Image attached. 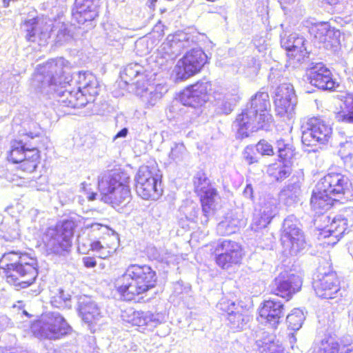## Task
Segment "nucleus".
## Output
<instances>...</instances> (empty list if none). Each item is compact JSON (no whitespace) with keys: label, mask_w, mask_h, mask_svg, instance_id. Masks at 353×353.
Segmentation results:
<instances>
[{"label":"nucleus","mask_w":353,"mask_h":353,"mask_svg":"<svg viewBox=\"0 0 353 353\" xmlns=\"http://www.w3.org/2000/svg\"><path fill=\"white\" fill-rule=\"evenodd\" d=\"M158 284L157 272L147 264H131L114 282L117 293L125 301L144 303Z\"/></svg>","instance_id":"obj_1"},{"label":"nucleus","mask_w":353,"mask_h":353,"mask_svg":"<svg viewBox=\"0 0 353 353\" xmlns=\"http://www.w3.org/2000/svg\"><path fill=\"white\" fill-rule=\"evenodd\" d=\"M130 180L128 173L120 168L99 176L97 188L101 199L117 210L125 208L132 200Z\"/></svg>","instance_id":"obj_2"},{"label":"nucleus","mask_w":353,"mask_h":353,"mask_svg":"<svg viewBox=\"0 0 353 353\" xmlns=\"http://www.w3.org/2000/svg\"><path fill=\"white\" fill-rule=\"evenodd\" d=\"M19 260L8 263L1 269L6 281L19 290L32 285L39 274L37 260L26 253H20Z\"/></svg>","instance_id":"obj_3"},{"label":"nucleus","mask_w":353,"mask_h":353,"mask_svg":"<svg viewBox=\"0 0 353 353\" xmlns=\"http://www.w3.org/2000/svg\"><path fill=\"white\" fill-rule=\"evenodd\" d=\"M6 161L17 165V168L26 174L34 172L41 161V152L38 147H28L21 139L11 140L6 154Z\"/></svg>","instance_id":"obj_4"},{"label":"nucleus","mask_w":353,"mask_h":353,"mask_svg":"<svg viewBox=\"0 0 353 353\" xmlns=\"http://www.w3.org/2000/svg\"><path fill=\"white\" fill-rule=\"evenodd\" d=\"M162 174L157 163H148L139 167L135 176V190L145 200H157L163 194Z\"/></svg>","instance_id":"obj_5"},{"label":"nucleus","mask_w":353,"mask_h":353,"mask_svg":"<svg viewBox=\"0 0 353 353\" xmlns=\"http://www.w3.org/2000/svg\"><path fill=\"white\" fill-rule=\"evenodd\" d=\"M74 229V223L70 220H63L47 228L46 246L51 254L60 256L70 252Z\"/></svg>","instance_id":"obj_6"},{"label":"nucleus","mask_w":353,"mask_h":353,"mask_svg":"<svg viewBox=\"0 0 353 353\" xmlns=\"http://www.w3.org/2000/svg\"><path fill=\"white\" fill-rule=\"evenodd\" d=\"M34 325V334L40 340H59L72 332L71 326L59 313L50 312L42 316Z\"/></svg>","instance_id":"obj_7"},{"label":"nucleus","mask_w":353,"mask_h":353,"mask_svg":"<svg viewBox=\"0 0 353 353\" xmlns=\"http://www.w3.org/2000/svg\"><path fill=\"white\" fill-rule=\"evenodd\" d=\"M208 57L201 48H193L180 58L172 71L176 81H185L199 73L205 63Z\"/></svg>","instance_id":"obj_8"},{"label":"nucleus","mask_w":353,"mask_h":353,"mask_svg":"<svg viewBox=\"0 0 353 353\" xmlns=\"http://www.w3.org/2000/svg\"><path fill=\"white\" fill-rule=\"evenodd\" d=\"M210 254L214 256L216 265L222 270L240 265L244 256L242 246L239 243L228 239L212 245Z\"/></svg>","instance_id":"obj_9"},{"label":"nucleus","mask_w":353,"mask_h":353,"mask_svg":"<svg viewBox=\"0 0 353 353\" xmlns=\"http://www.w3.org/2000/svg\"><path fill=\"white\" fill-rule=\"evenodd\" d=\"M194 192L199 199L201 211L208 217L216 210V199L219 196L217 189L213 187L207 173L201 170L193 178Z\"/></svg>","instance_id":"obj_10"},{"label":"nucleus","mask_w":353,"mask_h":353,"mask_svg":"<svg viewBox=\"0 0 353 353\" xmlns=\"http://www.w3.org/2000/svg\"><path fill=\"white\" fill-rule=\"evenodd\" d=\"M212 91V86L210 82L198 81L185 87L179 93V100L185 106L199 108L208 101Z\"/></svg>","instance_id":"obj_11"},{"label":"nucleus","mask_w":353,"mask_h":353,"mask_svg":"<svg viewBox=\"0 0 353 353\" xmlns=\"http://www.w3.org/2000/svg\"><path fill=\"white\" fill-rule=\"evenodd\" d=\"M305 76L307 81L319 90L334 91L339 86L331 70L321 62L312 63L306 68Z\"/></svg>","instance_id":"obj_12"},{"label":"nucleus","mask_w":353,"mask_h":353,"mask_svg":"<svg viewBox=\"0 0 353 353\" xmlns=\"http://www.w3.org/2000/svg\"><path fill=\"white\" fill-rule=\"evenodd\" d=\"M99 0H74L71 12L72 19L79 27H94L99 17Z\"/></svg>","instance_id":"obj_13"},{"label":"nucleus","mask_w":353,"mask_h":353,"mask_svg":"<svg viewBox=\"0 0 353 353\" xmlns=\"http://www.w3.org/2000/svg\"><path fill=\"white\" fill-rule=\"evenodd\" d=\"M302 279L297 273L284 271L272 281V293L286 300L299 292L302 287Z\"/></svg>","instance_id":"obj_14"},{"label":"nucleus","mask_w":353,"mask_h":353,"mask_svg":"<svg viewBox=\"0 0 353 353\" xmlns=\"http://www.w3.org/2000/svg\"><path fill=\"white\" fill-rule=\"evenodd\" d=\"M307 130L303 133L302 141L307 146H312L317 143H323L330 137L332 128L321 117H313L307 121Z\"/></svg>","instance_id":"obj_15"},{"label":"nucleus","mask_w":353,"mask_h":353,"mask_svg":"<svg viewBox=\"0 0 353 353\" xmlns=\"http://www.w3.org/2000/svg\"><path fill=\"white\" fill-rule=\"evenodd\" d=\"M284 316L285 306L279 301L265 300L258 309V320L273 329L278 327Z\"/></svg>","instance_id":"obj_16"},{"label":"nucleus","mask_w":353,"mask_h":353,"mask_svg":"<svg viewBox=\"0 0 353 353\" xmlns=\"http://www.w3.org/2000/svg\"><path fill=\"white\" fill-rule=\"evenodd\" d=\"M323 222L324 225L319 228V238L322 239L331 238V241L327 242L330 245L336 244L347 230L348 220L341 215L333 218L327 216L323 219Z\"/></svg>","instance_id":"obj_17"},{"label":"nucleus","mask_w":353,"mask_h":353,"mask_svg":"<svg viewBox=\"0 0 353 353\" xmlns=\"http://www.w3.org/2000/svg\"><path fill=\"white\" fill-rule=\"evenodd\" d=\"M234 124L236 128V138L241 140L248 137L250 132H257L268 127L248 107L236 115Z\"/></svg>","instance_id":"obj_18"},{"label":"nucleus","mask_w":353,"mask_h":353,"mask_svg":"<svg viewBox=\"0 0 353 353\" xmlns=\"http://www.w3.org/2000/svg\"><path fill=\"white\" fill-rule=\"evenodd\" d=\"M319 184L332 196L344 195L352 188V183L346 175L333 171L325 174Z\"/></svg>","instance_id":"obj_19"},{"label":"nucleus","mask_w":353,"mask_h":353,"mask_svg":"<svg viewBox=\"0 0 353 353\" xmlns=\"http://www.w3.org/2000/svg\"><path fill=\"white\" fill-rule=\"evenodd\" d=\"M236 306L234 301L228 299H222L218 303L222 314H227V326L232 332L242 331L249 321L244 314L234 312Z\"/></svg>","instance_id":"obj_20"},{"label":"nucleus","mask_w":353,"mask_h":353,"mask_svg":"<svg viewBox=\"0 0 353 353\" xmlns=\"http://www.w3.org/2000/svg\"><path fill=\"white\" fill-rule=\"evenodd\" d=\"M106 232L97 241L90 243V250L99 254V257L106 259L116 252L119 246V239L117 234L108 227Z\"/></svg>","instance_id":"obj_21"},{"label":"nucleus","mask_w":353,"mask_h":353,"mask_svg":"<svg viewBox=\"0 0 353 353\" xmlns=\"http://www.w3.org/2000/svg\"><path fill=\"white\" fill-rule=\"evenodd\" d=\"M339 280L335 272L325 274L313 281L316 294L322 299H332L339 292Z\"/></svg>","instance_id":"obj_22"},{"label":"nucleus","mask_w":353,"mask_h":353,"mask_svg":"<svg viewBox=\"0 0 353 353\" xmlns=\"http://www.w3.org/2000/svg\"><path fill=\"white\" fill-rule=\"evenodd\" d=\"M252 112L258 116L268 126L270 125L272 116L270 113L271 103L270 96L267 92H257L251 99L250 107H248Z\"/></svg>","instance_id":"obj_23"},{"label":"nucleus","mask_w":353,"mask_h":353,"mask_svg":"<svg viewBox=\"0 0 353 353\" xmlns=\"http://www.w3.org/2000/svg\"><path fill=\"white\" fill-rule=\"evenodd\" d=\"M79 313L83 321L92 332L102 325L103 313L99 306L92 301H82L79 305Z\"/></svg>","instance_id":"obj_24"},{"label":"nucleus","mask_w":353,"mask_h":353,"mask_svg":"<svg viewBox=\"0 0 353 353\" xmlns=\"http://www.w3.org/2000/svg\"><path fill=\"white\" fill-rule=\"evenodd\" d=\"M314 37L325 48H336L340 46V32L332 28L328 23L323 22L313 28Z\"/></svg>","instance_id":"obj_25"},{"label":"nucleus","mask_w":353,"mask_h":353,"mask_svg":"<svg viewBox=\"0 0 353 353\" xmlns=\"http://www.w3.org/2000/svg\"><path fill=\"white\" fill-rule=\"evenodd\" d=\"M123 320L141 332H145L149 327L153 326L156 323L154 314L149 311L134 310L126 312L123 315Z\"/></svg>","instance_id":"obj_26"},{"label":"nucleus","mask_w":353,"mask_h":353,"mask_svg":"<svg viewBox=\"0 0 353 353\" xmlns=\"http://www.w3.org/2000/svg\"><path fill=\"white\" fill-rule=\"evenodd\" d=\"M292 95V89L290 86L283 84L277 88L274 97V105L275 111L280 117L288 115L293 110Z\"/></svg>","instance_id":"obj_27"},{"label":"nucleus","mask_w":353,"mask_h":353,"mask_svg":"<svg viewBox=\"0 0 353 353\" xmlns=\"http://www.w3.org/2000/svg\"><path fill=\"white\" fill-rule=\"evenodd\" d=\"M331 196L327 190L318 183L316 189L312 191L310 198L312 209L317 212H321L331 208L336 201Z\"/></svg>","instance_id":"obj_28"},{"label":"nucleus","mask_w":353,"mask_h":353,"mask_svg":"<svg viewBox=\"0 0 353 353\" xmlns=\"http://www.w3.org/2000/svg\"><path fill=\"white\" fill-rule=\"evenodd\" d=\"M281 241L284 248L288 250H299L305 243L303 232L298 228L291 225L284 227Z\"/></svg>","instance_id":"obj_29"},{"label":"nucleus","mask_w":353,"mask_h":353,"mask_svg":"<svg viewBox=\"0 0 353 353\" xmlns=\"http://www.w3.org/2000/svg\"><path fill=\"white\" fill-rule=\"evenodd\" d=\"M88 102L81 90L74 89L71 91L65 90L59 101L60 108L63 110L64 108L76 109L85 105Z\"/></svg>","instance_id":"obj_30"},{"label":"nucleus","mask_w":353,"mask_h":353,"mask_svg":"<svg viewBox=\"0 0 353 353\" xmlns=\"http://www.w3.org/2000/svg\"><path fill=\"white\" fill-rule=\"evenodd\" d=\"M338 121L353 123V94L347 93L341 97L339 110L336 112Z\"/></svg>","instance_id":"obj_31"},{"label":"nucleus","mask_w":353,"mask_h":353,"mask_svg":"<svg viewBox=\"0 0 353 353\" xmlns=\"http://www.w3.org/2000/svg\"><path fill=\"white\" fill-rule=\"evenodd\" d=\"M79 90H81V92L86 99H88V97H94L98 94V84L92 74L79 73Z\"/></svg>","instance_id":"obj_32"},{"label":"nucleus","mask_w":353,"mask_h":353,"mask_svg":"<svg viewBox=\"0 0 353 353\" xmlns=\"http://www.w3.org/2000/svg\"><path fill=\"white\" fill-rule=\"evenodd\" d=\"M292 163L276 161L268 166V174L276 181H282L288 178L292 172Z\"/></svg>","instance_id":"obj_33"},{"label":"nucleus","mask_w":353,"mask_h":353,"mask_svg":"<svg viewBox=\"0 0 353 353\" xmlns=\"http://www.w3.org/2000/svg\"><path fill=\"white\" fill-rule=\"evenodd\" d=\"M256 343L261 353H285L282 343L274 334L259 339Z\"/></svg>","instance_id":"obj_34"},{"label":"nucleus","mask_w":353,"mask_h":353,"mask_svg":"<svg viewBox=\"0 0 353 353\" xmlns=\"http://www.w3.org/2000/svg\"><path fill=\"white\" fill-rule=\"evenodd\" d=\"M43 130L41 125L33 121L29 120L24 122L22 136L28 139H34L42 137Z\"/></svg>","instance_id":"obj_35"},{"label":"nucleus","mask_w":353,"mask_h":353,"mask_svg":"<svg viewBox=\"0 0 353 353\" xmlns=\"http://www.w3.org/2000/svg\"><path fill=\"white\" fill-rule=\"evenodd\" d=\"M285 49L289 59L293 61L301 62L305 58V49L303 48V45L299 46L288 44L285 46Z\"/></svg>","instance_id":"obj_36"},{"label":"nucleus","mask_w":353,"mask_h":353,"mask_svg":"<svg viewBox=\"0 0 353 353\" xmlns=\"http://www.w3.org/2000/svg\"><path fill=\"white\" fill-rule=\"evenodd\" d=\"M303 314L299 310H294L286 316V323L292 330H298L302 325Z\"/></svg>","instance_id":"obj_37"},{"label":"nucleus","mask_w":353,"mask_h":353,"mask_svg":"<svg viewBox=\"0 0 353 353\" xmlns=\"http://www.w3.org/2000/svg\"><path fill=\"white\" fill-rule=\"evenodd\" d=\"M38 17L26 19L23 24L28 27L26 29V39L28 42L34 43L37 34Z\"/></svg>","instance_id":"obj_38"},{"label":"nucleus","mask_w":353,"mask_h":353,"mask_svg":"<svg viewBox=\"0 0 353 353\" xmlns=\"http://www.w3.org/2000/svg\"><path fill=\"white\" fill-rule=\"evenodd\" d=\"M273 216H274L270 210H264L254 219L253 225L254 226L255 230L265 228L270 223Z\"/></svg>","instance_id":"obj_39"},{"label":"nucleus","mask_w":353,"mask_h":353,"mask_svg":"<svg viewBox=\"0 0 353 353\" xmlns=\"http://www.w3.org/2000/svg\"><path fill=\"white\" fill-rule=\"evenodd\" d=\"M279 161L291 163V160L294 157V150L291 145L284 144L283 148H279Z\"/></svg>","instance_id":"obj_40"},{"label":"nucleus","mask_w":353,"mask_h":353,"mask_svg":"<svg viewBox=\"0 0 353 353\" xmlns=\"http://www.w3.org/2000/svg\"><path fill=\"white\" fill-rule=\"evenodd\" d=\"M317 353H342L340 352V345L335 341H321Z\"/></svg>","instance_id":"obj_41"},{"label":"nucleus","mask_w":353,"mask_h":353,"mask_svg":"<svg viewBox=\"0 0 353 353\" xmlns=\"http://www.w3.org/2000/svg\"><path fill=\"white\" fill-rule=\"evenodd\" d=\"M257 150L262 156H273L274 150L273 146L267 141L260 140L257 144Z\"/></svg>","instance_id":"obj_42"},{"label":"nucleus","mask_w":353,"mask_h":353,"mask_svg":"<svg viewBox=\"0 0 353 353\" xmlns=\"http://www.w3.org/2000/svg\"><path fill=\"white\" fill-rule=\"evenodd\" d=\"M243 159L249 165L258 162L256 151L253 146H247L243 152Z\"/></svg>","instance_id":"obj_43"},{"label":"nucleus","mask_w":353,"mask_h":353,"mask_svg":"<svg viewBox=\"0 0 353 353\" xmlns=\"http://www.w3.org/2000/svg\"><path fill=\"white\" fill-rule=\"evenodd\" d=\"M92 183L89 182H83L81 185V191L85 194H88L87 198L88 201H92L96 199L97 197V193L92 192Z\"/></svg>","instance_id":"obj_44"},{"label":"nucleus","mask_w":353,"mask_h":353,"mask_svg":"<svg viewBox=\"0 0 353 353\" xmlns=\"http://www.w3.org/2000/svg\"><path fill=\"white\" fill-rule=\"evenodd\" d=\"M83 265L87 268H94L97 265V261L92 256H85L83 258Z\"/></svg>","instance_id":"obj_45"},{"label":"nucleus","mask_w":353,"mask_h":353,"mask_svg":"<svg viewBox=\"0 0 353 353\" xmlns=\"http://www.w3.org/2000/svg\"><path fill=\"white\" fill-rule=\"evenodd\" d=\"M127 134H128V129L123 128L115 135L114 139L119 138V137H125L127 136Z\"/></svg>","instance_id":"obj_46"},{"label":"nucleus","mask_w":353,"mask_h":353,"mask_svg":"<svg viewBox=\"0 0 353 353\" xmlns=\"http://www.w3.org/2000/svg\"><path fill=\"white\" fill-rule=\"evenodd\" d=\"M294 1V0H279L283 8H285L287 6L292 3Z\"/></svg>","instance_id":"obj_47"},{"label":"nucleus","mask_w":353,"mask_h":353,"mask_svg":"<svg viewBox=\"0 0 353 353\" xmlns=\"http://www.w3.org/2000/svg\"><path fill=\"white\" fill-rule=\"evenodd\" d=\"M17 254L14 252H8L7 254H6L4 255V258H6L8 259V260H12V256H15L17 255Z\"/></svg>","instance_id":"obj_48"},{"label":"nucleus","mask_w":353,"mask_h":353,"mask_svg":"<svg viewBox=\"0 0 353 353\" xmlns=\"http://www.w3.org/2000/svg\"><path fill=\"white\" fill-rule=\"evenodd\" d=\"M148 1L150 2V8L154 10L157 0H148Z\"/></svg>","instance_id":"obj_49"},{"label":"nucleus","mask_w":353,"mask_h":353,"mask_svg":"<svg viewBox=\"0 0 353 353\" xmlns=\"http://www.w3.org/2000/svg\"><path fill=\"white\" fill-rule=\"evenodd\" d=\"M248 189H250V191H251V192H252V185H248L246 186V188H245V191H247V190H248Z\"/></svg>","instance_id":"obj_50"},{"label":"nucleus","mask_w":353,"mask_h":353,"mask_svg":"<svg viewBox=\"0 0 353 353\" xmlns=\"http://www.w3.org/2000/svg\"><path fill=\"white\" fill-rule=\"evenodd\" d=\"M78 250H79L81 252H82L83 254H85V253H86V252H85V251H83V250H81V245H80V244L78 245Z\"/></svg>","instance_id":"obj_51"},{"label":"nucleus","mask_w":353,"mask_h":353,"mask_svg":"<svg viewBox=\"0 0 353 353\" xmlns=\"http://www.w3.org/2000/svg\"><path fill=\"white\" fill-rule=\"evenodd\" d=\"M336 0H327V1L330 3V4H332V3H334V1H336Z\"/></svg>","instance_id":"obj_52"},{"label":"nucleus","mask_w":353,"mask_h":353,"mask_svg":"<svg viewBox=\"0 0 353 353\" xmlns=\"http://www.w3.org/2000/svg\"><path fill=\"white\" fill-rule=\"evenodd\" d=\"M23 314L28 316H30V315L26 311H23Z\"/></svg>","instance_id":"obj_53"}]
</instances>
